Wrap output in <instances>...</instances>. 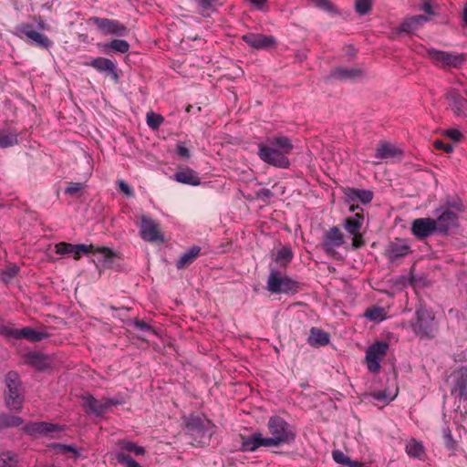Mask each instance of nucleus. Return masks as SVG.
<instances>
[{
	"label": "nucleus",
	"mask_w": 467,
	"mask_h": 467,
	"mask_svg": "<svg viewBox=\"0 0 467 467\" xmlns=\"http://www.w3.org/2000/svg\"><path fill=\"white\" fill-rule=\"evenodd\" d=\"M0 334L8 338L19 339V329L13 328L10 326L1 325Z\"/></svg>",
	"instance_id": "obj_43"
},
{
	"label": "nucleus",
	"mask_w": 467,
	"mask_h": 467,
	"mask_svg": "<svg viewBox=\"0 0 467 467\" xmlns=\"http://www.w3.org/2000/svg\"><path fill=\"white\" fill-rule=\"evenodd\" d=\"M448 207H452L454 208L457 212H462V205L459 204V203H456V202H453V203H449L448 204Z\"/></svg>",
	"instance_id": "obj_64"
},
{
	"label": "nucleus",
	"mask_w": 467,
	"mask_h": 467,
	"mask_svg": "<svg viewBox=\"0 0 467 467\" xmlns=\"http://www.w3.org/2000/svg\"><path fill=\"white\" fill-rule=\"evenodd\" d=\"M14 35L26 43L36 46L41 49H49L53 47L52 40L39 31L36 30L33 25L22 23L16 26Z\"/></svg>",
	"instance_id": "obj_3"
},
{
	"label": "nucleus",
	"mask_w": 467,
	"mask_h": 467,
	"mask_svg": "<svg viewBox=\"0 0 467 467\" xmlns=\"http://www.w3.org/2000/svg\"><path fill=\"white\" fill-rule=\"evenodd\" d=\"M146 120L150 128L156 130L162 124L164 119L161 115L151 111L147 114Z\"/></svg>",
	"instance_id": "obj_40"
},
{
	"label": "nucleus",
	"mask_w": 467,
	"mask_h": 467,
	"mask_svg": "<svg viewBox=\"0 0 467 467\" xmlns=\"http://www.w3.org/2000/svg\"><path fill=\"white\" fill-rule=\"evenodd\" d=\"M99 47H102V50L105 54H110V52H117L125 54L130 50V44L128 41L124 39L115 38L108 43L99 44Z\"/></svg>",
	"instance_id": "obj_28"
},
{
	"label": "nucleus",
	"mask_w": 467,
	"mask_h": 467,
	"mask_svg": "<svg viewBox=\"0 0 467 467\" xmlns=\"http://www.w3.org/2000/svg\"><path fill=\"white\" fill-rule=\"evenodd\" d=\"M436 230L439 234H445L451 228L458 225V214L448 208L442 209L441 213L434 220Z\"/></svg>",
	"instance_id": "obj_13"
},
{
	"label": "nucleus",
	"mask_w": 467,
	"mask_h": 467,
	"mask_svg": "<svg viewBox=\"0 0 467 467\" xmlns=\"http://www.w3.org/2000/svg\"><path fill=\"white\" fill-rule=\"evenodd\" d=\"M119 189L125 192L128 196H131L133 194V192L131 190V188L130 187V185L128 183H126L124 181H119Z\"/></svg>",
	"instance_id": "obj_58"
},
{
	"label": "nucleus",
	"mask_w": 467,
	"mask_h": 467,
	"mask_svg": "<svg viewBox=\"0 0 467 467\" xmlns=\"http://www.w3.org/2000/svg\"><path fill=\"white\" fill-rule=\"evenodd\" d=\"M433 146L435 149L444 150L447 153H450L453 150V146L451 144H445L440 140H435L433 142Z\"/></svg>",
	"instance_id": "obj_52"
},
{
	"label": "nucleus",
	"mask_w": 467,
	"mask_h": 467,
	"mask_svg": "<svg viewBox=\"0 0 467 467\" xmlns=\"http://www.w3.org/2000/svg\"><path fill=\"white\" fill-rule=\"evenodd\" d=\"M266 288L272 294L295 293L297 290V282L276 268H270Z\"/></svg>",
	"instance_id": "obj_4"
},
{
	"label": "nucleus",
	"mask_w": 467,
	"mask_h": 467,
	"mask_svg": "<svg viewBox=\"0 0 467 467\" xmlns=\"http://www.w3.org/2000/svg\"><path fill=\"white\" fill-rule=\"evenodd\" d=\"M257 155L263 162L279 169L289 168L288 155L292 152L294 145L288 137H268L265 141L257 144Z\"/></svg>",
	"instance_id": "obj_1"
},
{
	"label": "nucleus",
	"mask_w": 467,
	"mask_h": 467,
	"mask_svg": "<svg viewBox=\"0 0 467 467\" xmlns=\"http://www.w3.org/2000/svg\"><path fill=\"white\" fill-rule=\"evenodd\" d=\"M406 452L410 457L420 458L424 453V447L421 442L411 439L406 444Z\"/></svg>",
	"instance_id": "obj_36"
},
{
	"label": "nucleus",
	"mask_w": 467,
	"mask_h": 467,
	"mask_svg": "<svg viewBox=\"0 0 467 467\" xmlns=\"http://www.w3.org/2000/svg\"><path fill=\"white\" fill-rule=\"evenodd\" d=\"M445 439H446L447 446L449 448H453V445L451 444V443H453V440H452V436L451 435V433L445 434Z\"/></svg>",
	"instance_id": "obj_63"
},
{
	"label": "nucleus",
	"mask_w": 467,
	"mask_h": 467,
	"mask_svg": "<svg viewBox=\"0 0 467 467\" xmlns=\"http://www.w3.org/2000/svg\"><path fill=\"white\" fill-rule=\"evenodd\" d=\"M117 446L119 448L118 451H123L126 453L131 452L135 455H144L145 454V449L140 445H138L136 442L129 441V440H120L117 442Z\"/></svg>",
	"instance_id": "obj_33"
},
{
	"label": "nucleus",
	"mask_w": 467,
	"mask_h": 467,
	"mask_svg": "<svg viewBox=\"0 0 467 467\" xmlns=\"http://www.w3.org/2000/svg\"><path fill=\"white\" fill-rule=\"evenodd\" d=\"M198 8L202 11H209L214 8L218 0H194Z\"/></svg>",
	"instance_id": "obj_46"
},
{
	"label": "nucleus",
	"mask_w": 467,
	"mask_h": 467,
	"mask_svg": "<svg viewBox=\"0 0 467 467\" xmlns=\"http://www.w3.org/2000/svg\"><path fill=\"white\" fill-rule=\"evenodd\" d=\"M248 1L259 10H263V8L265 5V0H248Z\"/></svg>",
	"instance_id": "obj_60"
},
{
	"label": "nucleus",
	"mask_w": 467,
	"mask_h": 467,
	"mask_svg": "<svg viewBox=\"0 0 467 467\" xmlns=\"http://www.w3.org/2000/svg\"><path fill=\"white\" fill-rule=\"evenodd\" d=\"M176 152L179 156L188 159L190 158V150L182 144H179L176 149Z\"/></svg>",
	"instance_id": "obj_57"
},
{
	"label": "nucleus",
	"mask_w": 467,
	"mask_h": 467,
	"mask_svg": "<svg viewBox=\"0 0 467 467\" xmlns=\"http://www.w3.org/2000/svg\"><path fill=\"white\" fill-rule=\"evenodd\" d=\"M426 54L436 66L441 67H458L464 62L463 54H455L435 48H428Z\"/></svg>",
	"instance_id": "obj_7"
},
{
	"label": "nucleus",
	"mask_w": 467,
	"mask_h": 467,
	"mask_svg": "<svg viewBox=\"0 0 467 467\" xmlns=\"http://www.w3.org/2000/svg\"><path fill=\"white\" fill-rule=\"evenodd\" d=\"M140 234L143 240L150 243L163 241V236L160 233L158 223L151 218L145 215L141 217Z\"/></svg>",
	"instance_id": "obj_12"
},
{
	"label": "nucleus",
	"mask_w": 467,
	"mask_h": 467,
	"mask_svg": "<svg viewBox=\"0 0 467 467\" xmlns=\"http://www.w3.org/2000/svg\"><path fill=\"white\" fill-rule=\"evenodd\" d=\"M16 462V455L10 451L3 452L0 455V467H14Z\"/></svg>",
	"instance_id": "obj_41"
},
{
	"label": "nucleus",
	"mask_w": 467,
	"mask_h": 467,
	"mask_svg": "<svg viewBox=\"0 0 467 467\" xmlns=\"http://www.w3.org/2000/svg\"><path fill=\"white\" fill-rule=\"evenodd\" d=\"M207 424L198 416L190 415L185 420V428L188 434L197 436L199 438L210 437L208 432Z\"/></svg>",
	"instance_id": "obj_14"
},
{
	"label": "nucleus",
	"mask_w": 467,
	"mask_h": 467,
	"mask_svg": "<svg viewBox=\"0 0 467 467\" xmlns=\"http://www.w3.org/2000/svg\"><path fill=\"white\" fill-rule=\"evenodd\" d=\"M56 252L59 254H73L75 259H79L81 254H87L91 252H97L101 254L104 256L105 260L110 259L113 257V252L107 247L97 248L94 250L93 245H87L84 244H72L66 242H61L56 244Z\"/></svg>",
	"instance_id": "obj_6"
},
{
	"label": "nucleus",
	"mask_w": 467,
	"mask_h": 467,
	"mask_svg": "<svg viewBox=\"0 0 467 467\" xmlns=\"http://www.w3.org/2000/svg\"><path fill=\"white\" fill-rule=\"evenodd\" d=\"M294 254L289 246H283L274 256V260L280 267H286L292 261Z\"/></svg>",
	"instance_id": "obj_34"
},
{
	"label": "nucleus",
	"mask_w": 467,
	"mask_h": 467,
	"mask_svg": "<svg viewBox=\"0 0 467 467\" xmlns=\"http://www.w3.org/2000/svg\"><path fill=\"white\" fill-rule=\"evenodd\" d=\"M267 437L271 447H278L283 444H290L295 441L296 433L293 426L279 416H272L267 421Z\"/></svg>",
	"instance_id": "obj_2"
},
{
	"label": "nucleus",
	"mask_w": 467,
	"mask_h": 467,
	"mask_svg": "<svg viewBox=\"0 0 467 467\" xmlns=\"http://www.w3.org/2000/svg\"><path fill=\"white\" fill-rule=\"evenodd\" d=\"M173 177L176 182L182 184L197 186L201 182L198 174L190 168L177 171Z\"/></svg>",
	"instance_id": "obj_27"
},
{
	"label": "nucleus",
	"mask_w": 467,
	"mask_h": 467,
	"mask_svg": "<svg viewBox=\"0 0 467 467\" xmlns=\"http://www.w3.org/2000/svg\"><path fill=\"white\" fill-rule=\"evenodd\" d=\"M5 404L10 410H19L24 402V396L21 392V382L19 376L15 371H9L5 376Z\"/></svg>",
	"instance_id": "obj_5"
},
{
	"label": "nucleus",
	"mask_w": 467,
	"mask_h": 467,
	"mask_svg": "<svg viewBox=\"0 0 467 467\" xmlns=\"http://www.w3.org/2000/svg\"><path fill=\"white\" fill-rule=\"evenodd\" d=\"M242 39L250 47L256 49L267 48L275 46V40L272 36L257 33H248L242 36Z\"/></svg>",
	"instance_id": "obj_17"
},
{
	"label": "nucleus",
	"mask_w": 467,
	"mask_h": 467,
	"mask_svg": "<svg viewBox=\"0 0 467 467\" xmlns=\"http://www.w3.org/2000/svg\"><path fill=\"white\" fill-rule=\"evenodd\" d=\"M18 272V267L16 265H13L11 267H7L6 269L2 271L1 276L4 282L7 283L11 279L15 277V275Z\"/></svg>",
	"instance_id": "obj_47"
},
{
	"label": "nucleus",
	"mask_w": 467,
	"mask_h": 467,
	"mask_svg": "<svg viewBox=\"0 0 467 467\" xmlns=\"http://www.w3.org/2000/svg\"><path fill=\"white\" fill-rule=\"evenodd\" d=\"M389 349V344L385 341H377L366 350V362L368 369L377 373L380 369V361L384 358Z\"/></svg>",
	"instance_id": "obj_10"
},
{
	"label": "nucleus",
	"mask_w": 467,
	"mask_h": 467,
	"mask_svg": "<svg viewBox=\"0 0 467 467\" xmlns=\"http://www.w3.org/2000/svg\"><path fill=\"white\" fill-rule=\"evenodd\" d=\"M267 441V437H263L260 432H254L252 435L243 438L241 450L243 451H254L261 446L271 447Z\"/></svg>",
	"instance_id": "obj_19"
},
{
	"label": "nucleus",
	"mask_w": 467,
	"mask_h": 467,
	"mask_svg": "<svg viewBox=\"0 0 467 467\" xmlns=\"http://www.w3.org/2000/svg\"><path fill=\"white\" fill-rule=\"evenodd\" d=\"M88 21L95 25L101 34L106 36H125L129 32L125 25L115 19L91 16Z\"/></svg>",
	"instance_id": "obj_9"
},
{
	"label": "nucleus",
	"mask_w": 467,
	"mask_h": 467,
	"mask_svg": "<svg viewBox=\"0 0 467 467\" xmlns=\"http://www.w3.org/2000/svg\"><path fill=\"white\" fill-rule=\"evenodd\" d=\"M433 316L426 308L420 307L416 311V321L411 324L413 332L421 338L433 336Z\"/></svg>",
	"instance_id": "obj_8"
},
{
	"label": "nucleus",
	"mask_w": 467,
	"mask_h": 467,
	"mask_svg": "<svg viewBox=\"0 0 467 467\" xmlns=\"http://www.w3.org/2000/svg\"><path fill=\"white\" fill-rule=\"evenodd\" d=\"M85 188V183L83 182H70L67 183V186L65 189V193L68 195H75L78 192H81Z\"/></svg>",
	"instance_id": "obj_45"
},
{
	"label": "nucleus",
	"mask_w": 467,
	"mask_h": 467,
	"mask_svg": "<svg viewBox=\"0 0 467 467\" xmlns=\"http://www.w3.org/2000/svg\"><path fill=\"white\" fill-rule=\"evenodd\" d=\"M348 467H363V463L358 461H352L350 458L347 463Z\"/></svg>",
	"instance_id": "obj_62"
},
{
	"label": "nucleus",
	"mask_w": 467,
	"mask_h": 467,
	"mask_svg": "<svg viewBox=\"0 0 467 467\" xmlns=\"http://www.w3.org/2000/svg\"><path fill=\"white\" fill-rule=\"evenodd\" d=\"M402 151L395 145L380 141L376 149L375 157L379 160L400 159Z\"/></svg>",
	"instance_id": "obj_21"
},
{
	"label": "nucleus",
	"mask_w": 467,
	"mask_h": 467,
	"mask_svg": "<svg viewBox=\"0 0 467 467\" xmlns=\"http://www.w3.org/2000/svg\"><path fill=\"white\" fill-rule=\"evenodd\" d=\"M346 194L349 200H358L364 204L370 202L373 199V192L369 190L349 188Z\"/></svg>",
	"instance_id": "obj_32"
},
{
	"label": "nucleus",
	"mask_w": 467,
	"mask_h": 467,
	"mask_svg": "<svg viewBox=\"0 0 467 467\" xmlns=\"http://www.w3.org/2000/svg\"><path fill=\"white\" fill-rule=\"evenodd\" d=\"M273 196V192L269 190V189H266V188H264V189H260L257 192H256V197L264 202H266L267 200L270 199V197Z\"/></svg>",
	"instance_id": "obj_54"
},
{
	"label": "nucleus",
	"mask_w": 467,
	"mask_h": 467,
	"mask_svg": "<svg viewBox=\"0 0 467 467\" xmlns=\"http://www.w3.org/2000/svg\"><path fill=\"white\" fill-rule=\"evenodd\" d=\"M416 25L419 26L420 25H421L422 23H425L427 21H429V18L425 16H422V15H419V16H412Z\"/></svg>",
	"instance_id": "obj_59"
},
{
	"label": "nucleus",
	"mask_w": 467,
	"mask_h": 467,
	"mask_svg": "<svg viewBox=\"0 0 467 467\" xmlns=\"http://www.w3.org/2000/svg\"><path fill=\"white\" fill-rule=\"evenodd\" d=\"M83 406L89 410V412L101 416L105 412H107V407L105 403V400H99L95 399L92 395H86L83 397Z\"/></svg>",
	"instance_id": "obj_26"
},
{
	"label": "nucleus",
	"mask_w": 467,
	"mask_h": 467,
	"mask_svg": "<svg viewBox=\"0 0 467 467\" xmlns=\"http://www.w3.org/2000/svg\"><path fill=\"white\" fill-rule=\"evenodd\" d=\"M385 315L386 313L384 308L379 306L369 307L364 313V317L374 322H380L384 320Z\"/></svg>",
	"instance_id": "obj_37"
},
{
	"label": "nucleus",
	"mask_w": 467,
	"mask_h": 467,
	"mask_svg": "<svg viewBox=\"0 0 467 467\" xmlns=\"http://www.w3.org/2000/svg\"><path fill=\"white\" fill-rule=\"evenodd\" d=\"M105 403H106V407H107V410H108L110 406L122 404L123 403V399H122V397H116V398H112V399H106L105 400Z\"/></svg>",
	"instance_id": "obj_56"
},
{
	"label": "nucleus",
	"mask_w": 467,
	"mask_h": 467,
	"mask_svg": "<svg viewBox=\"0 0 467 467\" xmlns=\"http://www.w3.org/2000/svg\"><path fill=\"white\" fill-rule=\"evenodd\" d=\"M23 423V419L18 416L0 414V429L17 427Z\"/></svg>",
	"instance_id": "obj_38"
},
{
	"label": "nucleus",
	"mask_w": 467,
	"mask_h": 467,
	"mask_svg": "<svg viewBox=\"0 0 467 467\" xmlns=\"http://www.w3.org/2000/svg\"><path fill=\"white\" fill-rule=\"evenodd\" d=\"M363 76V70L358 67H337L331 77L338 80H355Z\"/></svg>",
	"instance_id": "obj_24"
},
{
	"label": "nucleus",
	"mask_w": 467,
	"mask_h": 467,
	"mask_svg": "<svg viewBox=\"0 0 467 467\" xmlns=\"http://www.w3.org/2000/svg\"><path fill=\"white\" fill-rule=\"evenodd\" d=\"M201 254V247L194 245L185 252L176 262L178 269H183L190 265Z\"/></svg>",
	"instance_id": "obj_31"
},
{
	"label": "nucleus",
	"mask_w": 467,
	"mask_h": 467,
	"mask_svg": "<svg viewBox=\"0 0 467 467\" xmlns=\"http://www.w3.org/2000/svg\"><path fill=\"white\" fill-rule=\"evenodd\" d=\"M345 243L344 235L337 226H333L325 232L322 239V248L326 254L332 255L336 248L342 246Z\"/></svg>",
	"instance_id": "obj_11"
},
{
	"label": "nucleus",
	"mask_w": 467,
	"mask_h": 467,
	"mask_svg": "<svg viewBox=\"0 0 467 467\" xmlns=\"http://www.w3.org/2000/svg\"><path fill=\"white\" fill-rule=\"evenodd\" d=\"M444 134L453 141H460L462 138V133L457 129H449Z\"/></svg>",
	"instance_id": "obj_49"
},
{
	"label": "nucleus",
	"mask_w": 467,
	"mask_h": 467,
	"mask_svg": "<svg viewBox=\"0 0 467 467\" xmlns=\"http://www.w3.org/2000/svg\"><path fill=\"white\" fill-rule=\"evenodd\" d=\"M115 458L119 464L125 465L126 467H142L129 454H126L123 451H116Z\"/></svg>",
	"instance_id": "obj_39"
},
{
	"label": "nucleus",
	"mask_w": 467,
	"mask_h": 467,
	"mask_svg": "<svg viewBox=\"0 0 467 467\" xmlns=\"http://www.w3.org/2000/svg\"><path fill=\"white\" fill-rule=\"evenodd\" d=\"M24 430L30 435H47L51 432L59 431L61 429L57 424H53L46 421L30 422L27 423Z\"/></svg>",
	"instance_id": "obj_20"
},
{
	"label": "nucleus",
	"mask_w": 467,
	"mask_h": 467,
	"mask_svg": "<svg viewBox=\"0 0 467 467\" xmlns=\"http://www.w3.org/2000/svg\"><path fill=\"white\" fill-rule=\"evenodd\" d=\"M134 327L142 331H153L152 327L142 320H135Z\"/></svg>",
	"instance_id": "obj_55"
},
{
	"label": "nucleus",
	"mask_w": 467,
	"mask_h": 467,
	"mask_svg": "<svg viewBox=\"0 0 467 467\" xmlns=\"http://www.w3.org/2000/svg\"><path fill=\"white\" fill-rule=\"evenodd\" d=\"M412 234L418 238H425L431 235L436 230V223L431 218H419L412 222Z\"/></svg>",
	"instance_id": "obj_15"
},
{
	"label": "nucleus",
	"mask_w": 467,
	"mask_h": 467,
	"mask_svg": "<svg viewBox=\"0 0 467 467\" xmlns=\"http://www.w3.org/2000/svg\"><path fill=\"white\" fill-rule=\"evenodd\" d=\"M363 220H364V217L362 214L356 213L353 216L347 218L344 223L345 230L349 234H351L355 237L354 245L356 247L359 246L358 242V237H361L360 236V229L363 224Z\"/></svg>",
	"instance_id": "obj_22"
},
{
	"label": "nucleus",
	"mask_w": 467,
	"mask_h": 467,
	"mask_svg": "<svg viewBox=\"0 0 467 467\" xmlns=\"http://www.w3.org/2000/svg\"><path fill=\"white\" fill-rule=\"evenodd\" d=\"M455 384L452 391L458 393L459 397L467 400V367H461L454 372Z\"/></svg>",
	"instance_id": "obj_23"
},
{
	"label": "nucleus",
	"mask_w": 467,
	"mask_h": 467,
	"mask_svg": "<svg viewBox=\"0 0 467 467\" xmlns=\"http://www.w3.org/2000/svg\"><path fill=\"white\" fill-rule=\"evenodd\" d=\"M425 13L429 14V15H433L434 14V11L432 10V5L430 4V3H425L423 5H422V8H421Z\"/></svg>",
	"instance_id": "obj_61"
},
{
	"label": "nucleus",
	"mask_w": 467,
	"mask_h": 467,
	"mask_svg": "<svg viewBox=\"0 0 467 467\" xmlns=\"http://www.w3.org/2000/svg\"><path fill=\"white\" fill-rule=\"evenodd\" d=\"M372 397L379 401L392 400L394 399L393 396L387 394L386 391H375L372 393Z\"/></svg>",
	"instance_id": "obj_53"
},
{
	"label": "nucleus",
	"mask_w": 467,
	"mask_h": 467,
	"mask_svg": "<svg viewBox=\"0 0 467 467\" xmlns=\"http://www.w3.org/2000/svg\"><path fill=\"white\" fill-rule=\"evenodd\" d=\"M418 28L413 17L407 18L398 28L399 33H411Z\"/></svg>",
	"instance_id": "obj_42"
},
{
	"label": "nucleus",
	"mask_w": 467,
	"mask_h": 467,
	"mask_svg": "<svg viewBox=\"0 0 467 467\" xmlns=\"http://www.w3.org/2000/svg\"><path fill=\"white\" fill-rule=\"evenodd\" d=\"M329 334L318 327H312L309 332L307 342L312 347H323L329 343Z\"/></svg>",
	"instance_id": "obj_29"
},
{
	"label": "nucleus",
	"mask_w": 467,
	"mask_h": 467,
	"mask_svg": "<svg viewBox=\"0 0 467 467\" xmlns=\"http://www.w3.org/2000/svg\"><path fill=\"white\" fill-rule=\"evenodd\" d=\"M332 457H333V460L338 463V464H342V465H347L348 460H349V457L348 455H346L343 451H339V450H336V451H332Z\"/></svg>",
	"instance_id": "obj_48"
},
{
	"label": "nucleus",
	"mask_w": 467,
	"mask_h": 467,
	"mask_svg": "<svg viewBox=\"0 0 467 467\" xmlns=\"http://www.w3.org/2000/svg\"><path fill=\"white\" fill-rule=\"evenodd\" d=\"M18 143V132L12 130L9 132L0 131V149H6Z\"/></svg>",
	"instance_id": "obj_35"
},
{
	"label": "nucleus",
	"mask_w": 467,
	"mask_h": 467,
	"mask_svg": "<svg viewBox=\"0 0 467 467\" xmlns=\"http://www.w3.org/2000/svg\"><path fill=\"white\" fill-rule=\"evenodd\" d=\"M316 5L325 11L333 12L334 7L328 0H311Z\"/></svg>",
	"instance_id": "obj_50"
},
{
	"label": "nucleus",
	"mask_w": 467,
	"mask_h": 467,
	"mask_svg": "<svg viewBox=\"0 0 467 467\" xmlns=\"http://www.w3.org/2000/svg\"><path fill=\"white\" fill-rule=\"evenodd\" d=\"M86 65L92 67L99 72L108 73L115 81L119 80L116 63L107 57H99L93 58L90 62L86 63Z\"/></svg>",
	"instance_id": "obj_16"
},
{
	"label": "nucleus",
	"mask_w": 467,
	"mask_h": 467,
	"mask_svg": "<svg viewBox=\"0 0 467 467\" xmlns=\"http://www.w3.org/2000/svg\"><path fill=\"white\" fill-rule=\"evenodd\" d=\"M445 98L449 101V105L455 115L463 116L465 114L466 99L457 89H449L445 94Z\"/></svg>",
	"instance_id": "obj_18"
},
{
	"label": "nucleus",
	"mask_w": 467,
	"mask_h": 467,
	"mask_svg": "<svg viewBox=\"0 0 467 467\" xmlns=\"http://www.w3.org/2000/svg\"><path fill=\"white\" fill-rule=\"evenodd\" d=\"M410 252V247L407 241L397 240L392 242L388 250V256L389 260L394 261L398 258L406 256Z\"/></svg>",
	"instance_id": "obj_25"
},
{
	"label": "nucleus",
	"mask_w": 467,
	"mask_h": 467,
	"mask_svg": "<svg viewBox=\"0 0 467 467\" xmlns=\"http://www.w3.org/2000/svg\"><path fill=\"white\" fill-rule=\"evenodd\" d=\"M49 337V334L44 330H36L30 327H25L19 329V339L26 338L31 342H39Z\"/></svg>",
	"instance_id": "obj_30"
},
{
	"label": "nucleus",
	"mask_w": 467,
	"mask_h": 467,
	"mask_svg": "<svg viewBox=\"0 0 467 467\" xmlns=\"http://www.w3.org/2000/svg\"><path fill=\"white\" fill-rule=\"evenodd\" d=\"M355 8L359 15H366L371 8V2L370 0H356Z\"/></svg>",
	"instance_id": "obj_44"
},
{
	"label": "nucleus",
	"mask_w": 467,
	"mask_h": 467,
	"mask_svg": "<svg viewBox=\"0 0 467 467\" xmlns=\"http://www.w3.org/2000/svg\"><path fill=\"white\" fill-rule=\"evenodd\" d=\"M57 448L59 451L63 453L72 452L74 453L75 457H78L80 455L79 451L73 445L58 444Z\"/></svg>",
	"instance_id": "obj_51"
}]
</instances>
